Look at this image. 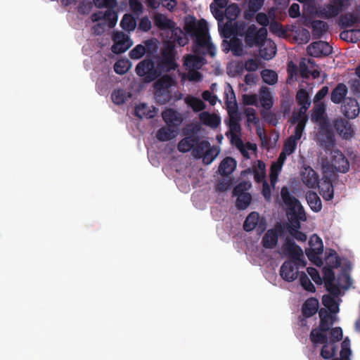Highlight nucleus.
I'll list each match as a JSON object with an SVG mask.
<instances>
[{
    "mask_svg": "<svg viewBox=\"0 0 360 360\" xmlns=\"http://www.w3.org/2000/svg\"><path fill=\"white\" fill-rule=\"evenodd\" d=\"M298 266H302V263L293 260L285 261L280 269L281 277L287 282L295 281L300 274Z\"/></svg>",
    "mask_w": 360,
    "mask_h": 360,
    "instance_id": "10",
    "label": "nucleus"
},
{
    "mask_svg": "<svg viewBox=\"0 0 360 360\" xmlns=\"http://www.w3.org/2000/svg\"><path fill=\"white\" fill-rule=\"evenodd\" d=\"M200 60V58L189 55L184 60V65L186 67V68L189 70H193L195 68H198V65Z\"/></svg>",
    "mask_w": 360,
    "mask_h": 360,
    "instance_id": "53",
    "label": "nucleus"
},
{
    "mask_svg": "<svg viewBox=\"0 0 360 360\" xmlns=\"http://www.w3.org/2000/svg\"><path fill=\"white\" fill-rule=\"evenodd\" d=\"M300 282L305 290L310 292H314L316 291L315 286L304 272L300 274Z\"/></svg>",
    "mask_w": 360,
    "mask_h": 360,
    "instance_id": "45",
    "label": "nucleus"
},
{
    "mask_svg": "<svg viewBox=\"0 0 360 360\" xmlns=\"http://www.w3.org/2000/svg\"><path fill=\"white\" fill-rule=\"evenodd\" d=\"M283 233V229L280 226L278 229H269L264 235L262 244L266 249H272L275 248L278 243V236Z\"/></svg>",
    "mask_w": 360,
    "mask_h": 360,
    "instance_id": "15",
    "label": "nucleus"
},
{
    "mask_svg": "<svg viewBox=\"0 0 360 360\" xmlns=\"http://www.w3.org/2000/svg\"><path fill=\"white\" fill-rule=\"evenodd\" d=\"M186 32L193 39V51L195 54H208L213 57L215 56L216 48L211 42L208 34V25L205 20L196 21L195 18L186 21Z\"/></svg>",
    "mask_w": 360,
    "mask_h": 360,
    "instance_id": "1",
    "label": "nucleus"
},
{
    "mask_svg": "<svg viewBox=\"0 0 360 360\" xmlns=\"http://www.w3.org/2000/svg\"><path fill=\"white\" fill-rule=\"evenodd\" d=\"M342 339V330L340 327L333 328L330 330V342L333 344Z\"/></svg>",
    "mask_w": 360,
    "mask_h": 360,
    "instance_id": "64",
    "label": "nucleus"
},
{
    "mask_svg": "<svg viewBox=\"0 0 360 360\" xmlns=\"http://www.w3.org/2000/svg\"><path fill=\"white\" fill-rule=\"evenodd\" d=\"M282 248L283 253L290 258V260L297 261V263H302V266L306 265L302 250L292 238L287 237Z\"/></svg>",
    "mask_w": 360,
    "mask_h": 360,
    "instance_id": "8",
    "label": "nucleus"
},
{
    "mask_svg": "<svg viewBox=\"0 0 360 360\" xmlns=\"http://www.w3.org/2000/svg\"><path fill=\"white\" fill-rule=\"evenodd\" d=\"M259 219V215L256 212H252L246 217L244 224L243 229L245 231L249 232L255 229Z\"/></svg>",
    "mask_w": 360,
    "mask_h": 360,
    "instance_id": "34",
    "label": "nucleus"
},
{
    "mask_svg": "<svg viewBox=\"0 0 360 360\" xmlns=\"http://www.w3.org/2000/svg\"><path fill=\"white\" fill-rule=\"evenodd\" d=\"M320 318L319 327H321V330H329L330 326H333L334 321L333 316L325 308H321L319 311Z\"/></svg>",
    "mask_w": 360,
    "mask_h": 360,
    "instance_id": "24",
    "label": "nucleus"
},
{
    "mask_svg": "<svg viewBox=\"0 0 360 360\" xmlns=\"http://www.w3.org/2000/svg\"><path fill=\"white\" fill-rule=\"evenodd\" d=\"M319 306V300L316 298L311 297L307 299L302 307V314L305 318H310L318 311Z\"/></svg>",
    "mask_w": 360,
    "mask_h": 360,
    "instance_id": "19",
    "label": "nucleus"
},
{
    "mask_svg": "<svg viewBox=\"0 0 360 360\" xmlns=\"http://www.w3.org/2000/svg\"><path fill=\"white\" fill-rule=\"evenodd\" d=\"M240 120H241V116L229 117V126L231 136H232L233 134H240L241 127L239 123Z\"/></svg>",
    "mask_w": 360,
    "mask_h": 360,
    "instance_id": "46",
    "label": "nucleus"
},
{
    "mask_svg": "<svg viewBox=\"0 0 360 360\" xmlns=\"http://www.w3.org/2000/svg\"><path fill=\"white\" fill-rule=\"evenodd\" d=\"M319 141L321 146L327 150H331L335 144V138L328 120H324L320 123Z\"/></svg>",
    "mask_w": 360,
    "mask_h": 360,
    "instance_id": "5",
    "label": "nucleus"
},
{
    "mask_svg": "<svg viewBox=\"0 0 360 360\" xmlns=\"http://www.w3.org/2000/svg\"><path fill=\"white\" fill-rule=\"evenodd\" d=\"M247 117V122L248 124L252 123L255 125H257L259 122V119L257 116L256 110L252 108H248L245 111Z\"/></svg>",
    "mask_w": 360,
    "mask_h": 360,
    "instance_id": "54",
    "label": "nucleus"
},
{
    "mask_svg": "<svg viewBox=\"0 0 360 360\" xmlns=\"http://www.w3.org/2000/svg\"><path fill=\"white\" fill-rule=\"evenodd\" d=\"M225 103L229 117L241 116L240 113L238 112V107L236 100L231 101L228 99L225 101Z\"/></svg>",
    "mask_w": 360,
    "mask_h": 360,
    "instance_id": "47",
    "label": "nucleus"
},
{
    "mask_svg": "<svg viewBox=\"0 0 360 360\" xmlns=\"http://www.w3.org/2000/svg\"><path fill=\"white\" fill-rule=\"evenodd\" d=\"M281 196L283 203L288 207L287 214L292 226L300 229V221H304L307 219L303 207L285 186L281 188Z\"/></svg>",
    "mask_w": 360,
    "mask_h": 360,
    "instance_id": "2",
    "label": "nucleus"
},
{
    "mask_svg": "<svg viewBox=\"0 0 360 360\" xmlns=\"http://www.w3.org/2000/svg\"><path fill=\"white\" fill-rule=\"evenodd\" d=\"M236 207L238 210H245L252 201V196L250 193L236 196Z\"/></svg>",
    "mask_w": 360,
    "mask_h": 360,
    "instance_id": "42",
    "label": "nucleus"
},
{
    "mask_svg": "<svg viewBox=\"0 0 360 360\" xmlns=\"http://www.w3.org/2000/svg\"><path fill=\"white\" fill-rule=\"evenodd\" d=\"M131 93L124 89H115L112 94L111 98L112 102L117 105H120L124 104L129 98L131 97Z\"/></svg>",
    "mask_w": 360,
    "mask_h": 360,
    "instance_id": "26",
    "label": "nucleus"
},
{
    "mask_svg": "<svg viewBox=\"0 0 360 360\" xmlns=\"http://www.w3.org/2000/svg\"><path fill=\"white\" fill-rule=\"evenodd\" d=\"M145 53H146V48L142 44H138L130 51L129 55L131 59L137 60L143 57Z\"/></svg>",
    "mask_w": 360,
    "mask_h": 360,
    "instance_id": "49",
    "label": "nucleus"
},
{
    "mask_svg": "<svg viewBox=\"0 0 360 360\" xmlns=\"http://www.w3.org/2000/svg\"><path fill=\"white\" fill-rule=\"evenodd\" d=\"M132 45L131 39H124L122 41L114 43L111 50L114 53L120 54L125 52Z\"/></svg>",
    "mask_w": 360,
    "mask_h": 360,
    "instance_id": "40",
    "label": "nucleus"
},
{
    "mask_svg": "<svg viewBox=\"0 0 360 360\" xmlns=\"http://www.w3.org/2000/svg\"><path fill=\"white\" fill-rule=\"evenodd\" d=\"M229 49L233 55L240 56L243 53V43L240 39L233 37L231 38L229 43Z\"/></svg>",
    "mask_w": 360,
    "mask_h": 360,
    "instance_id": "38",
    "label": "nucleus"
},
{
    "mask_svg": "<svg viewBox=\"0 0 360 360\" xmlns=\"http://www.w3.org/2000/svg\"><path fill=\"white\" fill-rule=\"evenodd\" d=\"M306 111L307 110H304L303 109L300 108L297 113L293 114L294 120L296 121L297 124H301L304 127H305L308 120V117L306 115Z\"/></svg>",
    "mask_w": 360,
    "mask_h": 360,
    "instance_id": "61",
    "label": "nucleus"
},
{
    "mask_svg": "<svg viewBox=\"0 0 360 360\" xmlns=\"http://www.w3.org/2000/svg\"><path fill=\"white\" fill-rule=\"evenodd\" d=\"M330 165L337 172L347 173L349 169L347 158L340 150H333L330 153Z\"/></svg>",
    "mask_w": 360,
    "mask_h": 360,
    "instance_id": "11",
    "label": "nucleus"
},
{
    "mask_svg": "<svg viewBox=\"0 0 360 360\" xmlns=\"http://www.w3.org/2000/svg\"><path fill=\"white\" fill-rule=\"evenodd\" d=\"M176 84L175 79L169 75L160 77L153 84L156 102L161 105L169 103L172 98V88Z\"/></svg>",
    "mask_w": 360,
    "mask_h": 360,
    "instance_id": "3",
    "label": "nucleus"
},
{
    "mask_svg": "<svg viewBox=\"0 0 360 360\" xmlns=\"http://www.w3.org/2000/svg\"><path fill=\"white\" fill-rule=\"evenodd\" d=\"M262 78L266 84L274 85L278 82V75L274 70L265 69L261 72Z\"/></svg>",
    "mask_w": 360,
    "mask_h": 360,
    "instance_id": "39",
    "label": "nucleus"
},
{
    "mask_svg": "<svg viewBox=\"0 0 360 360\" xmlns=\"http://www.w3.org/2000/svg\"><path fill=\"white\" fill-rule=\"evenodd\" d=\"M162 117L167 126L178 130L184 121V117L177 110L173 108H167L162 112Z\"/></svg>",
    "mask_w": 360,
    "mask_h": 360,
    "instance_id": "13",
    "label": "nucleus"
},
{
    "mask_svg": "<svg viewBox=\"0 0 360 360\" xmlns=\"http://www.w3.org/2000/svg\"><path fill=\"white\" fill-rule=\"evenodd\" d=\"M326 330H321V327L313 328L310 333V340L314 344H325L328 342Z\"/></svg>",
    "mask_w": 360,
    "mask_h": 360,
    "instance_id": "27",
    "label": "nucleus"
},
{
    "mask_svg": "<svg viewBox=\"0 0 360 360\" xmlns=\"http://www.w3.org/2000/svg\"><path fill=\"white\" fill-rule=\"evenodd\" d=\"M309 244L310 248L305 251L308 259L318 266L322 265L323 262L319 257L323 251L322 240L318 236L314 235L311 237Z\"/></svg>",
    "mask_w": 360,
    "mask_h": 360,
    "instance_id": "7",
    "label": "nucleus"
},
{
    "mask_svg": "<svg viewBox=\"0 0 360 360\" xmlns=\"http://www.w3.org/2000/svg\"><path fill=\"white\" fill-rule=\"evenodd\" d=\"M200 119L203 124L212 127H217L220 123V119L217 115L210 114L207 112L200 113Z\"/></svg>",
    "mask_w": 360,
    "mask_h": 360,
    "instance_id": "35",
    "label": "nucleus"
},
{
    "mask_svg": "<svg viewBox=\"0 0 360 360\" xmlns=\"http://www.w3.org/2000/svg\"><path fill=\"white\" fill-rule=\"evenodd\" d=\"M267 30L265 27L257 29L255 25H250L246 30L245 42L247 46L252 47L255 45L262 44L266 39Z\"/></svg>",
    "mask_w": 360,
    "mask_h": 360,
    "instance_id": "6",
    "label": "nucleus"
},
{
    "mask_svg": "<svg viewBox=\"0 0 360 360\" xmlns=\"http://www.w3.org/2000/svg\"><path fill=\"white\" fill-rule=\"evenodd\" d=\"M282 166L278 165V163H274L271 167V173H270V181L271 184L274 185L277 181L278 175L279 172L281 170Z\"/></svg>",
    "mask_w": 360,
    "mask_h": 360,
    "instance_id": "60",
    "label": "nucleus"
},
{
    "mask_svg": "<svg viewBox=\"0 0 360 360\" xmlns=\"http://www.w3.org/2000/svg\"><path fill=\"white\" fill-rule=\"evenodd\" d=\"M296 101L298 105L301 106L300 108L304 110H307L310 107L311 101L309 99V96L307 90L304 89H301L297 92Z\"/></svg>",
    "mask_w": 360,
    "mask_h": 360,
    "instance_id": "33",
    "label": "nucleus"
},
{
    "mask_svg": "<svg viewBox=\"0 0 360 360\" xmlns=\"http://www.w3.org/2000/svg\"><path fill=\"white\" fill-rule=\"evenodd\" d=\"M326 263L330 269H337L341 265V259L338 255L336 251L333 249H328L326 251Z\"/></svg>",
    "mask_w": 360,
    "mask_h": 360,
    "instance_id": "28",
    "label": "nucleus"
},
{
    "mask_svg": "<svg viewBox=\"0 0 360 360\" xmlns=\"http://www.w3.org/2000/svg\"><path fill=\"white\" fill-rule=\"evenodd\" d=\"M135 71L146 82L155 81L161 75V70L158 66H155V63L151 58H146L139 62L136 66Z\"/></svg>",
    "mask_w": 360,
    "mask_h": 360,
    "instance_id": "4",
    "label": "nucleus"
},
{
    "mask_svg": "<svg viewBox=\"0 0 360 360\" xmlns=\"http://www.w3.org/2000/svg\"><path fill=\"white\" fill-rule=\"evenodd\" d=\"M341 112L347 119L356 118L360 112V107L355 98L347 97L341 105Z\"/></svg>",
    "mask_w": 360,
    "mask_h": 360,
    "instance_id": "14",
    "label": "nucleus"
},
{
    "mask_svg": "<svg viewBox=\"0 0 360 360\" xmlns=\"http://www.w3.org/2000/svg\"><path fill=\"white\" fill-rule=\"evenodd\" d=\"M236 167V161L231 157L225 158L219 166V173L221 176H229L231 174Z\"/></svg>",
    "mask_w": 360,
    "mask_h": 360,
    "instance_id": "22",
    "label": "nucleus"
},
{
    "mask_svg": "<svg viewBox=\"0 0 360 360\" xmlns=\"http://www.w3.org/2000/svg\"><path fill=\"white\" fill-rule=\"evenodd\" d=\"M234 37H245L246 34V25L244 22H236L233 25Z\"/></svg>",
    "mask_w": 360,
    "mask_h": 360,
    "instance_id": "63",
    "label": "nucleus"
},
{
    "mask_svg": "<svg viewBox=\"0 0 360 360\" xmlns=\"http://www.w3.org/2000/svg\"><path fill=\"white\" fill-rule=\"evenodd\" d=\"M218 155V151L216 148H210L206 150L205 155L202 157V161L205 165H209L215 159Z\"/></svg>",
    "mask_w": 360,
    "mask_h": 360,
    "instance_id": "56",
    "label": "nucleus"
},
{
    "mask_svg": "<svg viewBox=\"0 0 360 360\" xmlns=\"http://www.w3.org/2000/svg\"><path fill=\"white\" fill-rule=\"evenodd\" d=\"M335 297L331 296L330 295H324L322 297V304L323 306L328 308L331 313L335 314L338 312L339 307L338 304L335 302Z\"/></svg>",
    "mask_w": 360,
    "mask_h": 360,
    "instance_id": "37",
    "label": "nucleus"
},
{
    "mask_svg": "<svg viewBox=\"0 0 360 360\" xmlns=\"http://www.w3.org/2000/svg\"><path fill=\"white\" fill-rule=\"evenodd\" d=\"M309 55L313 57L328 56L332 53V46L326 41H317L310 44L307 49Z\"/></svg>",
    "mask_w": 360,
    "mask_h": 360,
    "instance_id": "12",
    "label": "nucleus"
},
{
    "mask_svg": "<svg viewBox=\"0 0 360 360\" xmlns=\"http://www.w3.org/2000/svg\"><path fill=\"white\" fill-rule=\"evenodd\" d=\"M302 183L308 188H315L319 185L318 174L310 167H304L301 172Z\"/></svg>",
    "mask_w": 360,
    "mask_h": 360,
    "instance_id": "17",
    "label": "nucleus"
},
{
    "mask_svg": "<svg viewBox=\"0 0 360 360\" xmlns=\"http://www.w3.org/2000/svg\"><path fill=\"white\" fill-rule=\"evenodd\" d=\"M250 187V184H248L246 181H242L240 182L238 184H237L233 190V196H238L242 195H245L248 193L247 191Z\"/></svg>",
    "mask_w": 360,
    "mask_h": 360,
    "instance_id": "52",
    "label": "nucleus"
},
{
    "mask_svg": "<svg viewBox=\"0 0 360 360\" xmlns=\"http://www.w3.org/2000/svg\"><path fill=\"white\" fill-rule=\"evenodd\" d=\"M210 144L207 141H198L193 147V155L198 158H202L206 150L210 148Z\"/></svg>",
    "mask_w": 360,
    "mask_h": 360,
    "instance_id": "36",
    "label": "nucleus"
},
{
    "mask_svg": "<svg viewBox=\"0 0 360 360\" xmlns=\"http://www.w3.org/2000/svg\"><path fill=\"white\" fill-rule=\"evenodd\" d=\"M312 36L314 39H320L328 30L327 22L322 20H314L311 23Z\"/></svg>",
    "mask_w": 360,
    "mask_h": 360,
    "instance_id": "30",
    "label": "nucleus"
},
{
    "mask_svg": "<svg viewBox=\"0 0 360 360\" xmlns=\"http://www.w3.org/2000/svg\"><path fill=\"white\" fill-rule=\"evenodd\" d=\"M319 189V193L325 200H330L334 195L333 186L331 179L326 174H323L321 181L317 186Z\"/></svg>",
    "mask_w": 360,
    "mask_h": 360,
    "instance_id": "16",
    "label": "nucleus"
},
{
    "mask_svg": "<svg viewBox=\"0 0 360 360\" xmlns=\"http://www.w3.org/2000/svg\"><path fill=\"white\" fill-rule=\"evenodd\" d=\"M306 199L310 208L317 212L322 208V203L320 198L316 193L314 191H309L306 194Z\"/></svg>",
    "mask_w": 360,
    "mask_h": 360,
    "instance_id": "31",
    "label": "nucleus"
},
{
    "mask_svg": "<svg viewBox=\"0 0 360 360\" xmlns=\"http://www.w3.org/2000/svg\"><path fill=\"white\" fill-rule=\"evenodd\" d=\"M199 140V137L197 135L187 136L179 142L177 148L181 153L188 152L193 149L194 146Z\"/></svg>",
    "mask_w": 360,
    "mask_h": 360,
    "instance_id": "20",
    "label": "nucleus"
},
{
    "mask_svg": "<svg viewBox=\"0 0 360 360\" xmlns=\"http://www.w3.org/2000/svg\"><path fill=\"white\" fill-rule=\"evenodd\" d=\"M331 127H333L336 133L343 139H350L354 134L353 125L349 120L342 117L334 119Z\"/></svg>",
    "mask_w": 360,
    "mask_h": 360,
    "instance_id": "9",
    "label": "nucleus"
},
{
    "mask_svg": "<svg viewBox=\"0 0 360 360\" xmlns=\"http://www.w3.org/2000/svg\"><path fill=\"white\" fill-rule=\"evenodd\" d=\"M325 286L331 296L338 297L341 292L340 288L333 282V278L325 281Z\"/></svg>",
    "mask_w": 360,
    "mask_h": 360,
    "instance_id": "50",
    "label": "nucleus"
},
{
    "mask_svg": "<svg viewBox=\"0 0 360 360\" xmlns=\"http://www.w3.org/2000/svg\"><path fill=\"white\" fill-rule=\"evenodd\" d=\"M178 130L170 127H162L160 128L156 137L160 141H167L173 139L177 134Z\"/></svg>",
    "mask_w": 360,
    "mask_h": 360,
    "instance_id": "25",
    "label": "nucleus"
},
{
    "mask_svg": "<svg viewBox=\"0 0 360 360\" xmlns=\"http://www.w3.org/2000/svg\"><path fill=\"white\" fill-rule=\"evenodd\" d=\"M130 65V62L128 59H120L115 63L114 70L117 74L122 75L128 72Z\"/></svg>",
    "mask_w": 360,
    "mask_h": 360,
    "instance_id": "41",
    "label": "nucleus"
},
{
    "mask_svg": "<svg viewBox=\"0 0 360 360\" xmlns=\"http://www.w3.org/2000/svg\"><path fill=\"white\" fill-rule=\"evenodd\" d=\"M162 60H174L175 52L174 46L171 44L162 51Z\"/></svg>",
    "mask_w": 360,
    "mask_h": 360,
    "instance_id": "59",
    "label": "nucleus"
},
{
    "mask_svg": "<svg viewBox=\"0 0 360 360\" xmlns=\"http://www.w3.org/2000/svg\"><path fill=\"white\" fill-rule=\"evenodd\" d=\"M348 88L344 83H339L333 89L330 94V100L335 104H340L344 102L347 98Z\"/></svg>",
    "mask_w": 360,
    "mask_h": 360,
    "instance_id": "18",
    "label": "nucleus"
},
{
    "mask_svg": "<svg viewBox=\"0 0 360 360\" xmlns=\"http://www.w3.org/2000/svg\"><path fill=\"white\" fill-rule=\"evenodd\" d=\"M297 148V141L292 140V139L288 138L284 143L283 150L284 153L290 155L292 154Z\"/></svg>",
    "mask_w": 360,
    "mask_h": 360,
    "instance_id": "58",
    "label": "nucleus"
},
{
    "mask_svg": "<svg viewBox=\"0 0 360 360\" xmlns=\"http://www.w3.org/2000/svg\"><path fill=\"white\" fill-rule=\"evenodd\" d=\"M336 353V347L333 344L327 343L323 344L321 350V356L325 359H329L334 356Z\"/></svg>",
    "mask_w": 360,
    "mask_h": 360,
    "instance_id": "43",
    "label": "nucleus"
},
{
    "mask_svg": "<svg viewBox=\"0 0 360 360\" xmlns=\"http://www.w3.org/2000/svg\"><path fill=\"white\" fill-rule=\"evenodd\" d=\"M360 22V15L355 13H347L340 15L339 24L341 28H348Z\"/></svg>",
    "mask_w": 360,
    "mask_h": 360,
    "instance_id": "21",
    "label": "nucleus"
},
{
    "mask_svg": "<svg viewBox=\"0 0 360 360\" xmlns=\"http://www.w3.org/2000/svg\"><path fill=\"white\" fill-rule=\"evenodd\" d=\"M259 101L261 105L266 110H270L273 106L272 96L266 89L262 91Z\"/></svg>",
    "mask_w": 360,
    "mask_h": 360,
    "instance_id": "44",
    "label": "nucleus"
},
{
    "mask_svg": "<svg viewBox=\"0 0 360 360\" xmlns=\"http://www.w3.org/2000/svg\"><path fill=\"white\" fill-rule=\"evenodd\" d=\"M153 20L155 25L160 30H165L174 29L175 23L163 14H155L154 15Z\"/></svg>",
    "mask_w": 360,
    "mask_h": 360,
    "instance_id": "23",
    "label": "nucleus"
},
{
    "mask_svg": "<svg viewBox=\"0 0 360 360\" xmlns=\"http://www.w3.org/2000/svg\"><path fill=\"white\" fill-rule=\"evenodd\" d=\"M134 115L139 117L143 118L144 117L147 118H153L155 115V108L153 107L151 110L146 103H140L136 105L134 108Z\"/></svg>",
    "mask_w": 360,
    "mask_h": 360,
    "instance_id": "29",
    "label": "nucleus"
},
{
    "mask_svg": "<svg viewBox=\"0 0 360 360\" xmlns=\"http://www.w3.org/2000/svg\"><path fill=\"white\" fill-rule=\"evenodd\" d=\"M103 20L108 22V26L112 28L115 26L117 21V14L112 9H108L104 12Z\"/></svg>",
    "mask_w": 360,
    "mask_h": 360,
    "instance_id": "51",
    "label": "nucleus"
},
{
    "mask_svg": "<svg viewBox=\"0 0 360 360\" xmlns=\"http://www.w3.org/2000/svg\"><path fill=\"white\" fill-rule=\"evenodd\" d=\"M276 53V47H270L269 49L267 48L261 49L259 50L260 56L264 60H270L273 58Z\"/></svg>",
    "mask_w": 360,
    "mask_h": 360,
    "instance_id": "57",
    "label": "nucleus"
},
{
    "mask_svg": "<svg viewBox=\"0 0 360 360\" xmlns=\"http://www.w3.org/2000/svg\"><path fill=\"white\" fill-rule=\"evenodd\" d=\"M188 105L193 108V110L195 112H198L202 110L205 105V103L199 98L193 97L189 101Z\"/></svg>",
    "mask_w": 360,
    "mask_h": 360,
    "instance_id": "62",
    "label": "nucleus"
},
{
    "mask_svg": "<svg viewBox=\"0 0 360 360\" xmlns=\"http://www.w3.org/2000/svg\"><path fill=\"white\" fill-rule=\"evenodd\" d=\"M323 13L326 18H330L338 15L340 11L333 4H330L323 8Z\"/></svg>",
    "mask_w": 360,
    "mask_h": 360,
    "instance_id": "55",
    "label": "nucleus"
},
{
    "mask_svg": "<svg viewBox=\"0 0 360 360\" xmlns=\"http://www.w3.org/2000/svg\"><path fill=\"white\" fill-rule=\"evenodd\" d=\"M120 27L128 32L134 31L136 27V18L130 13L124 14L120 21Z\"/></svg>",
    "mask_w": 360,
    "mask_h": 360,
    "instance_id": "32",
    "label": "nucleus"
},
{
    "mask_svg": "<svg viewBox=\"0 0 360 360\" xmlns=\"http://www.w3.org/2000/svg\"><path fill=\"white\" fill-rule=\"evenodd\" d=\"M177 67L175 60H161L158 64V68L161 72H169L172 70H175Z\"/></svg>",
    "mask_w": 360,
    "mask_h": 360,
    "instance_id": "48",
    "label": "nucleus"
}]
</instances>
